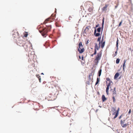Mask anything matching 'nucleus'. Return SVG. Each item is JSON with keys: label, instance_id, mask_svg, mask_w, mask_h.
Returning a JSON list of instances; mask_svg holds the SVG:
<instances>
[{"label": "nucleus", "instance_id": "5", "mask_svg": "<svg viewBox=\"0 0 133 133\" xmlns=\"http://www.w3.org/2000/svg\"><path fill=\"white\" fill-rule=\"evenodd\" d=\"M54 20V18L53 17H50L46 19L44 22L43 23L44 24H46L49 23H50L52 22Z\"/></svg>", "mask_w": 133, "mask_h": 133}, {"label": "nucleus", "instance_id": "37", "mask_svg": "<svg viewBox=\"0 0 133 133\" xmlns=\"http://www.w3.org/2000/svg\"><path fill=\"white\" fill-rule=\"evenodd\" d=\"M104 23V19H103V22H102V27L103 28V24Z\"/></svg>", "mask_w": 133, "mask_h": 133}, {"label": "nucleus", "instance_id": "32", "mask_svg": "<svg viewBox=\"0 0 133 133\" xmlns=\"http://www.w3.org/2000/svg\"><path fill=\"white\" fill-rule=\"evenodd\" d=\"M97 53L96 50L94 49V53L93 54V55H95Z\"/></svg>", "mask_w": 133, "mask_h": 133}, {"label": "nucleus", "instance_id": "24", "mask_svg": "<svg viewBox=\"0 0 133 133\" xmlns=\"http://www.w3.org/2000/svg\"><path fill=\"white\" fill-rule=\"evenodd\" d=\"M99 78L98 77L97 78V81L96 82V83L95 84V85H97L98 83L99 82Z\"/></svg>", "mask_w": 133, "mask_h": 133}, {"label": "nucleus", "instance_id": "19", "mask_svg": "<svg viewBox=\"0 0 133 133\" xmlns=\"http://www.w3.org/2000/svg\"><path fill=\"white\" fill-rule=\"evenodd\" d=\"M103 40V39L102 38V41H101L102 43H101V48L102 49L103 48H104V47L105 45V41H104L102 43Z\"/></svg>", "mask_w": 133, "mask_h": 133}, {"label": "nucleus", "instance_id": "39", "mask_svg": "<svg viewBox=\"0 0 133 133\" xmlns=\"http://www.w3.org/2000/svg\"><path fill=\"white\" fill-rule=\"evenodd\" d=\"M89 43V40L87 41L86 43V44H87Z\"/></svg>", "mask_w": 133, "mask_h": 133}, {"label": "nucleus", "instance_id": "34", "mask_svg": "<svg viewBox=\"0 0 133 133\" xmlns=\"http://www.w3.org/2000/svg\"><path fill=\"white\" fill-rule=\"evenodd\" d=\"M112 98L113 99V102H114L115 101V96L113 95V96L112 97Z\"/></svg>", "mask_w": 133, "mask_h": 133}, {"label": "nucleus", "instance_id": "26", "mask_svg": "<svg viewBox=\"0 0 133 133\" xmlns=\"http://www.w3.org/2000/svg\"><path fill=\"white\" fill-rule=\"evenodd\" d=\"M125 62H126V61H125V60L124 61V63L123 64V70L125 68Z\"/></svg>", "mask_w": 133, "mask_h": 133}, {"label": "nucleus", "instance_id": "21", "mask_svg": "<svg viewBox=\"0 0 133 133\" xmlns=\"http://www.w3.org/2000/svg\"><path fill=\"white\" fill-rule=\"evenodd\" d=\"M56 26L57 27H59L61 26L59 22H56L55 23Z\"/></svg>", "mask_w": 133, "mask_h": 133}, {"label": "nucleus", "instance_id": "13", "mask_svg": "<svg viewBox=\"0 0 133 133\" xmlns=\"http://www.w3.org/2000/svg\"><path fill=\"white\" fill-rule=\"evenodd\" d=\"M91 28L90 26H87L85 29L84 32L86 33H88L89 32V29Z\"/></svg>", "mask_w": 133, "mask_h": 133}, {"label": "nucleus", "instance_id": "8", "mask_svg": "<svg viewBox=\"0 0 133 133\" xmlns=\"http://www.w3.org/2000/svg\"><path fill=\"white\" fill-rule=\"evenodd\" d=\"M19 36L18 33L17 31L14 32L12 34L13 37L14 38H18L19 37Z\"/></svg>", "mask_w": 133, "mask_h": 133}, {"label": "nucleus", "instance_id": "38", "mask_svg": "<svg viewBox=\"0 0 133 133\" xmlns=\"http://www.w3.org/2000/svg\"><path fill=\"white\" fill-rule=\"evenodd\" d=\"M39 79V82H41V78H39V79Z\"/></svg>", "mask_w": 133, "mask_h": 133}, {"label": "nucleus", "instance_id": "18", "mask_svg": "<svg viewBox=\"0 0 133 133\" xmlns=\"http://www.w3.org/2000/svg\"><path fill=\"white\" fill-rule=\"evenodd\" d=\"M116 88L115 87L114 89V90L112 91V95L114 96H116Z\"/></svg>", "mask_w": 133, "mask_h": 133}, {"label": "nucleus", "instance_id": "36", "mask_svg": "<svg viewBox=\"0 0 133 133\" xmlns=\"http://www.w3.org/2000/svg\"><path fill=\"white\" fill-rule=\"evenodd\" d=\"M131 112V109H130L129 110V111L128 112V114L129 115L130 114Z\"/></svg>", "mask_w": 133, "mask_h": 133}, {"label": "nucleus", "instance_id": "43", "mask_svg": "<svg viewBox=\"0 0 133 133\" xmlns=\"http://www.w3.org/2000/svg\"><path fill=\"white\" fill-rule=\"evenodd\" d=\"M79 58L80 59H81V57L80 56H79Z\"/></svg>", "mask_w": 133, "mask_h": 133}, {"label": "nucleus", "instance_id": "33", "mask_svg": "<svg viewBox=\"0 0 133 133\" xmlns=\"http://www.w3.org/2000/svg\"><path fill=\"white\" fill-rule=\"evenodd\" d=\"M24 34V36L25 37H27L28 35V34L27 33H25V34Z\"/></svg>", "mask_w": 133, "mask_h": 133}, {"label": "nucleus", "instance_id": "16", "mask_svg": "<svg viewBox=\"0 0 133 133\" xmlns=\"http://www.w3.org/2000/svg\"><path fill=\"white\" fill-rule=\"evenodd\" d=\"M78 51L80 53H82L84 52V48L81 49H78Z\"/></svg>", "mask_w": 133, "mask_h": 133}, {"label": "nucleus", "instance_id": "22", "mask_svg": "<svg viewBox=\"0 0 133 133\" xmlns=\"http://www.w3.org/2000/svg\"><path fill=\"white\" fill-rule=\"evenodd\" d=\"M93 7L89 8L88 9V10L89 12H93Z\"/></svg>", "mask_w": 133, "mask_h": 133}, {"label": "nucleus", "instance_id": "35", "mask_svg": "<svg viewBox=\"0 0 133 133\" xmlns=\"http://www.w3.org/2000/svg\"><path fill=\"white\" fill-rule=\"evenodd\" d=\"M36 76L38 79L40 78V76L38 75H36Z\"/></svg>", "mask_w": 133, "mask_h": 133}, {"label": "nucleus", "instance_id": "23", "mask_svg": "<svg viewBox=\"0 0 133 133\" xmlns=\"http://www.w3.org/2000/svg\"><path fill=\"white\" fill-rule=\"evenodd\" d=\"M102 69H100L99 71L98 72V75L99 76H100L101 75V72H102Z\"/></svg>", "mask_w": 133, "mask_h": 133}, {"label": "nucleus", "instance_id": "30", "mask_svg": "<svg viewBox=\"0 0 133 133\" xmlns=\"http://www.w3.org/2000/svg\"><path fill=\"white\" fill-rule=\"evenodd\" d=\"M122 22H123V21L122 20L120 22V23L118 25L119 27L121 25V24L122 23Z\"/></svg>", "mask_w": 133, "mask_h": 133}, {"label": "nucleus", "instance_id": "42", "mask_svg": "<svg viewBox=\"0 0 133 133\" xmlns=\"http://www.w3.org/2000/svg\"><path fill=\"white\" fill-rule=\"evenodd\" d=\"M94 55H93V54H91V56L92 57V56H93Z\"/></svg>", "mask_w": 133, "mask_h": 133}, {"label": "nucleus", "instance_id": "25", "mask_svg": "<svg viewBox=\"0 0 133 133\" xmlns=\"http://www.w3.org/2000/svg\"><path fill=\"white\" fill-rule=\"evenodd\" d=\"M101 39V37H98V38L97 41L99 42V43L98 45H99L101 43V42H100Z\"/></svg>", "mask_w": 133, "mask_h": 133}, {"label": "nucleus", "instance_id": "45", "mask_svg": "<svg viewBox=\"0 0 133 133\" xmlns=\"http://www.w3.org/2000/svg\"><path fill=\"white\" fill-rule=\"evenodd\" d=\"M91 75H89V77H90V76H91Z\"/></svg>", "mask_w": 133, "mask_h": 133}, {"label": "nucleus", "instance_id": "6", "mask_svg": "<svg viewBox=\"0 0 133 133\" xmlns=\"http://www.w3.org/2000/svg\"><path fill=\"white\" fill-rule=\"evenodd\" d=\"M48 85H49V88L51 87L52 88H54V91L56 92L57 91V89H56V87L57 86V85L56 84L51 83V84H48Z\"/></svg>", "mask_w": 133, "mask_h": 133}, {"label": "nucleus", "instance_id": "1", "mask_svg": "<svg viewBox=\"0 0 133 133\" xmlns=\"http://www.w3.org/2000/svg\"><path fill=\"white\" fill-rule=\"evenodd\" d=\"M46 28H43L39 30V31L43 36L45 37L48 32L51 30V25H46Z\"/></svg>", "mask_w": 133, "mask_h": 133}, {"label": "nucleus", "instance_id": "11", "mask_svg": "<svg viewBox=\"0 0 133 133\" xmlns=\"http://www.w3.org/2000/svg\"><path fill=\"white\" fill-rule=\"evenodd\" d=\"M125 120H124L123 121L121 120V124L122 127L123 128L126 127L128 125V124H124V123L125 122Z\"/></svg>", "mask_w": 133, "mask_h": 133}, {"label": "nucleus", "instance_id": "40", "mask_svg": "<svg viewBox=\"0 0 133 133\" xmlns=\"http://www.w3.org/2000/svg\"><path fill=\"white\" fill-rule=\"evenodd\" d=\"M83 59H84V58H83V56H82V60H83Z\"/></svg>", "mask_w": 133, "mask_h": 133}, {"label": "nucleus", "instance_id": "41", "mask_svg": "<svg viewBox=\"0 0 133 133\" xmlns=\"http://www.w3.org/2000/svg\"><path fill=\"white\" fill-rule=\"evenodd\" d=\"M122 117V115L121 116L119 117V119H120Z\"/></svg>", "mask_w": 133, "mask_h": 133}, {"label": "nucleus", "instance_id": "12", "mask_svg": "<svg viewBox=\"0 0 133 133\" xmlns=\"http://www.w3.org/2000/svg\"><path fill=\"white\" fill-rule=\"evenodd\" d=\"M25 42V41L23 40H19L18 42V44L20 46H22V45L24 44Z\"/></svg>", "mask_w": 133, "mask_h": 133}, {"label": "nucleus", "instance_id": "27", "mask_svg": "<svg viewBox=\"0 0 133 133\" xmlns=\"http://www.w3.org/2000/svg\"><path fill=\"white\" fill-rule=\"evenodd\" d=\"M101 27H99L97 28V31L98 32V33H99V32L101 31Z\"/></svg>", "mask_w": 133, "mask_h": 133}, {"label": "nucleus", "instance_id": "4", "mask_svg": "<svg viewBox=\"0 0 133 133\" xmlns=\"http://www.w3.org/2000/svg\"><path fill=\"white\" fill-rule=\"evenodd\" d=\"M113 109L114 110L113 112V113L112 115L113 116L115 115V116L113 117V119H114L117 117L118 115L119 112V108H118L116 111L115 109V108H113Z\"/></svg>", "mask_w": 133, "mask_h": 133}, {"label": "nucleus", "instance_id": "28", "mask_svg": "<svg viewBox=\"0 0 133 133\" xmlns=\"http://www.w3.org/2000/svg\"><path fill=\"white\" fill-rule=\"evenodd\" d=\"M120 61V59L119 58H117L116 61V64H118L119 63Z\"/></svg>", "mask_w": 133, "mask_h": 133}, {"label": "nucleus", "instance_id": "3", "mask_svg": "<svg viewBox=\"0 0 133 133\" xmlns=\"http://www.w3.org/2000/svg\"><path fill=\"white\" fill-rule=\"evenodd\" d=\"M102 56V52H99L97 54V55L95 57L94 60V62L96 64H97L98 62L99 61L101 58Z\"/></svg>", "mask_w": 133, "mask_h": 133}, {"label": "nucleus", "instance_id": "14", "mask_svg": "<svg viewBox=\"0 0 133 133\" xmlns=\"http://www.w3.org/2000/svg\"><path fill=\"white\" fill-rule=\"evenodd\" d=\"M95 46L94 49L98 50L100 48V45L98 46L97 43H95Z\"/></svg>", "mask_w": 133, "mask_h": 133}, {"label": "nucleus", "instance_id": "15", "mask_svg": "<svg viewBox=\"0 0 133 133\" xmlns=\"http://www.w3.org/2000/svg\"><path fill=\"white\" fill-rule=\"evenodd\" d=\"M78 46L79 48L78 49H81L84 48H83V46L82 45V43L81 42L79 43L78 44Z\"/></svg>", "mask_w": 133, "mask_h": 133}, {"label": "nucleus", "instance_id": "44", "mask_svg": "<svg viewBox=\"0 0 133 133\" xmlns=\"http://www.w3.org/2000/svg\"><path fill=\"white\" fill-rule=\"evenodd\" d=\"M117 7V5H116L115 6V8H116Z\"/></svg>", "mask_w": 133, "mask_h": 133}, {"label": "nucleus", "instance_id": "31", "mask_svg": "<svg viewBox=\"0 0 133 133\" xmlns=\"http://www.w3.org/2000/svg\"><path fill=\"white\" fill-rule=\"evenodd\" d=\"M118 39H117V41L116 42V47L117 48V49L118 48Z\"/></svg>", "mask_w": 133, "mask_h": 133}, {"label": "nucleus", "instance_id": "9", "mask_svg": "<svg viewBox=\"0 0 133 133\" xmlns=\"http://www.w3.org/2000/svg\"><path fill=\"white\" fill-rule=\"evenodd\" d=\"M105 5L102 9V12H106V11L107 10V7L109 6L108 4H105Z\"/></svg>", "mask_w": 133, "mask_h": 133}, {"label": "nucleus", "instance_id": "20", "mask_svg": "<svg viewBox=\"0 0 133 133\" xmlns=\"http://www.w3.org/2000/svg\"><path fill=\"white\" fill-rule=\"evenodd\" d=\"M102 100L103 102L105 101V100H106L107 99L105 98V96L104 95H103L102 96Z\"/></svg>", "mask_w": 133, "mask_h": 133}, {"label": "nucleus", "instance_id": "46", "mask_svg": "<svg viewBox=\"0 0 133 133\" xmlns=\"http://www.w3.org/2000/svg\"><path fill=\"white\" fill-rule=\"evenodd\" d=\"M41 74H43V73H42Z\"/></svg>", "mask_w": 133, "mask_h": 133}, {"label": "nucleus", "instance_id": "7", "mask_svg": "<svg viewBox=\"0 0 133 133\" xmlns=\"http://www.w3.org/2000/svg\"><path fill=\"white\" fill-rule=\"evenodd\" d=\"M99 24H98L96 25V26L95 27V30L94 31V35H95V36L96 37H98L100 35V34L99 33H96V28H97L99 26Z\"/></svg>", "mask_w": 133, "mask_h": 133}, {"label": "nucleus", "instance_id": "2", "mask_svg": "<svg viewBox=\"0 0 133 133\" xmlns=\"http://www.w3.org/2000/svg\"><path fill=\"white\" fill-rule=\"evenodd\" d=\"M106 80L108 82H106L107 83V87L106 88V91L107 95H108L109 94V87L111 85V83H112V82L111 80L108 77L106 78Z\"/></svg>", "mask_w": 133, "mask_h": 133}, {"label": "nucleus", "instance_id": "17", "mask_svg": "<svg viewBox=\"0 0 133 133\" xmlns=\"http://www.w3.org/2000/svg\"><path fill=\"white\" fill-rule=\"evenodd\" d=\"M119 75V74L118 72L116 73L114 76V79H116Z\"/></svg>", "mask_w": 133, "mask_h": 133}, {"label": "nucleus", "instance_id": "29", "mask_svg": "<svg viewBox=\"0 0 133 133\" xmlns=\"http://www.w3.org/2000/svg\"><path fill=\"white\" fill-rule=\"evenodd\" d=\"M117 51H116L115 52V54H113V55H112L114 57L115 56L117 55Z\"/></svg>", "mask_w": 133, "mask_h": 133}, {"label": "nucleus", "instance_id": "10", "mask_svg": "<svg viewBox=\"0 0 133 133\" xmlns=\"http://www.w3.org/2000/svg\"><path fill=\"white\" fill-rule=\"evenodd\" d=\"M30 44L29 42H25L24 44L22 45V46L24 47L26 50V49L27 50L28 48V45H30Z\"/></svg>", "mask_w": 133, "mask_h": 133}]
</instances>
